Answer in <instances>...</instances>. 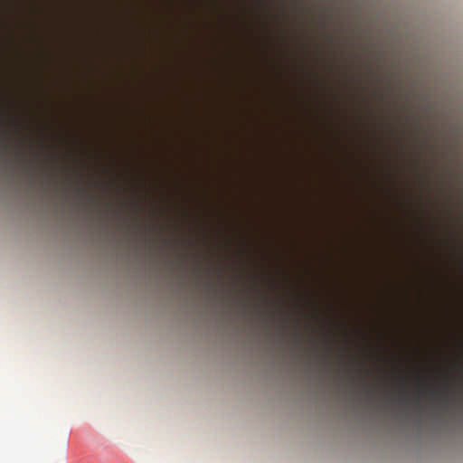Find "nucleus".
<instances>
[{
  "label": "nucleus",
  "mask_w": 463,
  "mask_h": 463,
  "mask_svg": "<svg viewBox=\"0 0 463 463\" xmlns=\"http://www.w3.org/2000/svg\"><path fill=\"white\" fill-rule=\"evenodd\" d=\"M432 394L435 395V396H438L440 394V391L439 390H436L434 392H432Z\"/></svg>",
  "instance_id": "7ed1b4c3"
},
{
  "label": "nucleus",
  "mask_w": 463,
  "mask_h": 463,
  "mask_svg": "<svg viewBox=\"0 0 463 463\" xmlns=\"http://www.w3.org/2000/svg\"><path fill=\"white\" fill-rule=\"evenodd\" d=\"M2 151H3V153L8 152V146L5 145V144H3L2 145Z\"/></svg>",
  "instance_id": "f03ea898"
},
{
  "label": "nucleus",
  "mask_w": 463,
  "mask_h": 463,
  "mask_svg": "<svg viewBox=\"0 0 463 463\" xmlns=\"http://www.w3.org/2000/svg\"><path fill=\"white\" fill-rule=\"evenodd\" d=\"M364 391L371 397H375V385L365 384Z\"/></svg>",
  "instance_id": "f257e3e1"
}]
</instances>
